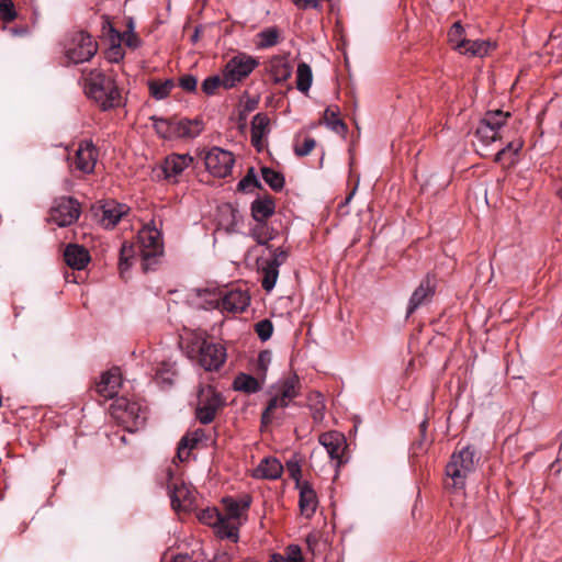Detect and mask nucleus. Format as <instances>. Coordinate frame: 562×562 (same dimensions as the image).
I'll use <instances>...</instances> for the list:
<instances>
[{"instance_id": "f257e3e1", "label": "nucleus", "mask_w": 562, "mask_h": 562, "mask_svg": "<svg viewBox=\"0 0 562 562\" xmlns=\"http://www.w3.org/2000/svg\"><path fill=\"white\" fill-rule=\"evenodd\" d=\"M479 461L475 451L467 446L457 450L450 457L446 465V475L451 480V486L456 490H463L465 480L475 470Z\"/></svg>"}, {"instance_id": "f03ea898", "label": "nucleus", "mask_w": 562, "mask_h": 562, "mask_svg": "<svg viewBox=\"0 0 562 562\" xmlns=\"http://www.w3.org/2000/svg\"><path fill=\"white\" fill-rule=\"evenodd\" d=\"M301 389L300 379L296 374H291L280 380L272 386L273 396L268 402L266 409L262 412V424H269L272 420L273 413L278 408H285L299 395Z\"/></svg>"}, {"instance_id": "7ed1b4c3", "label": "nucleus", "mask_w": 562, "mask_h": 562, "mask_svg": "<svg viewBox=\"0 0 562 562\" xmlns=\"http://www.w3.org/2000/svg\"><path fill=\"white\" fill-rule=\"evenodd\" d=\"M110 412L112 417L131 432L138 430L147 418L146 409L139 403L125 397L116 398Z\"/></svg>"}, {"instance_id": "20e7f679", "label": "nucleus", "mask_w": 562, "mask_h": 562, "mask_svg": "<svg viewBox=\"0 0 562 562\" xmlns=\"http://www.w3.org/2000/svg\"><path fill=\"white\" fill-rule=\"evenodd\" d=\"M136 247L142 258V268L144 271H148L162 255L160 233L155 227H143L138 232Z\"/></svg>"}, {"instance_id": "39448f33", "label": "nucleus", "mask_w": 562, "mask_h": 562, "mask_svg": "<svg viewBox=\"0 0 562 562\" xmlns=\"http://www.w3.org/2000/svg\"><path fill=\"white\" fill-rule=\"evenodd\" d=\"M509 117V112L502 110L487 111L479 122L475 136L484 146L501 139L503 137L502 128Z\"/></svg>"}, {"instance_id": "423d86ee", "label": "nucleus", "mask_w": 562, "mask_h": 562, "mask_svg": "<svg viewBox=\"0 0 562 562\" xmlns=\"http://www.w3.org/2000/svg\"><path fill=\"white\" fill-rule=\"evenodd\" d=\"M66 56L74 64L89 61L98 52V43L90 34L78 31L70 34L66 46Z\"/></svg>"}, {"instance_id": "0eeeda50", "label": "nucleus", "mask_w": 562, "mask_h": 562, "mask_svg": "<svg viewBox=\"0 0 562 562\" xmlns=\"http://www.w3.org/2000/svg\"><path fill=\"white\" fill-rule=\"evenodd\" d=\"M257 66V61L247 55L233 57L223 70V87L231 89L245 79Z\"/></svg>"}, {"instance_id": "6e6552de", "label": "nucleus", "mask_w": 562, "mask_h": 562, "mask_svg": "<svg viewBox=\"0 0 562 562\" xmlns=\"http://www.w3.org/2000/svg\"><path fill=\"white\" fill-rule=\"evenodd\" d=\"M80 212L81 207L76 199L61 196L55 200L48 220L59 227H65L74 224L79 218Z\"/></svg>"}, {"instance_id": "1a4fd4ad", "label": "nucleus", "mask_w": 562, "mask_h": 562, "mask_svg": "<svg viewBox=\"0 0 562 562\" xmlns=\"http://www.w3.org/2000/svg\"><path fill=\"white\" fill-rule=\"evenodd\" d=\"M212 303L215 307L222 308L229 313H241L250 303L248 293L240 289H216Z\"/></svg>"}, {"instance_id": "9d476101", "label": "nucleus", "mask_w": 562, "mask_h": 562, "mask_svg": "<svg viewBox=\"0 0 562 562\" xmlns=\"http://www.w3.org/2000/svg\"><path fill=\"white\" fill-rule=\"evenodd\" d=\"M224 400L213 387L207 386L199 393V402L195 416L201 424L212 423L217 412L223 407Z\"/></svg>"}, {"instance_id": "9b49d317", "label": "nucleus", "mask_w": 562, "mask_h": 562, "mask_svg": "<svg viewBox=\"0 0 562 562\" xmlns=\"http://www.w3.org/2000/svg\"><path fill=\"white\" fill-rule=\"evenodd\" d=\"M207 171L217 178H225L232 173L235 158L233 153L221 147H212L204 155Z\"/></svg>"}, {"instance_id": "f8f14e48", "label": "nucleus", "mask_w": 562, "mask_h": 562, "mask_svg": "<svg viewBox=\"0 0 562 562\" xmlns=\"http://www.w3.org/2000/svg\"><path fill=\"white\" fill-rule=\"evenodd\" d=\"M98 160V149L91 140H82L75 151V156L69 158V166L82 173H91Z\"/></svg>"}, {"instance_id": "ddd939ff", "label": "nucleus", "mask_w": 562, "mask_h": 562, "mask_svg": "<svg viewBox=\"0 0 562 562\" xmlns=\"http://www.w3.org/2000/svg\"><path fill=\"white\" fill-rule=\"evenodd\" d=\"M198 363L205 371H218L227 359L226 348L218 342H207L198 353Z\"/></svg>"}, {"instance_id": "4468645a", "label": "nucleus", "mask_w": 562, "mask_h": 562, "mask_svg": "<svg viewBox=\"0 0 562 562\" xmlns=\"http://www.w3.org/2000/svg\"><path fill=\"white\" fill-rule=\"evenodd\" d=\"M318 442L326 450L330 461L334 462L335 469H339L345 462L346 440L344 435L338 431L324 432L319 436Z\"/></svg>"}, {"instance_id": "2eb2a0df", "label": "nucleus", "mask_w": 562, "mask_h": 562, "mask_svg": "<svg viewBox=\"0 0 562 562\" xmlns=\"http://www.w3.org/2000/svg\"><path fill=\"white\" fill-rule=\"evenodd\" d=\"M193 157L189 154L168 155L162 165L164 178L169 182L177 183L183 171L193 164Z\"/></svg>"}, {"instance_id": "dca6fc26", "label": "nucleus", "mask_w": 562, "mask_h": 562, "mask_svg": "<svg viewBox=\"0 0 562 562\" xmlns=\"http://www.w3.org/2000/svg\"><path fill=\"white\" fill-rule=\"evenodd\" d=\"M286 258V251L277 248L272 252V258L262 263L260 268L262 273L261 285L267 292L274 288L279 276V267L285 262Z\"/></svg>"}, {"instance_id": "f3484780", "label": "nucleus", "mask_w": 562, "mask_h": 562, "mask_svg": "<svg viewBox=\"0 0 562 562\" xmlns=\"http://www.w3.org/2000/svg\"><path fill=\"white\" fill-rule=\"evenodd\" d=\"M437 286V279L434 274L428 273L413 292L408 306L407 315H412L419 306L426 304L434 296Z\"/></svg>"}, {"instance_id": "a211bd4d", "label": "nucleus", "mask_w": 562, "mask_h": 562, "mask_svg": "<svg viewBox=\"0 0 562 562\" xmlns=\"http://www.w3.org/2000/svg\"><path fill=\"white\" fill-rule=\"evenodd\" d=\"M171 505L176 510H191L195 502V492L184 482H175L170 486Z\"/></svg>"}, {"instance_id": "6ab92c4d", "label": "nucleus", "mask_w": 562, "mask_h": 562, "mask_svg": "<svg viewBox=\"0 0 562 562\" xmlns=\"http://www.w3.org/2000/svg\"><path fill=\"white\" fill-rule=\"evenodd\" d=\"M83 81L87 95L93 100H100L104 98V89L112 80L99 69H92L88 72L83 71Z\"/></svg>"}, {"instance_id": "aec40b11", "label": "nucleus", "mask_w": 562, "mask_h": 562, "mask_svg": "<svg viewBox=\"0 0 562 562\" xmlns=\"http://www.w3.org/2000/svg\"><path fill=\"white\" fill-rule=\"evenodd\" d=\"M269 133L270 119L265 113H257L251 121V144L258 151L266 148Z\"/></svg>"}, {"instance_id": "412c9836", "label": "nucleus", "mask_w": 562, "mask_h": 562, "mask_svg": "<svg viewBox=\"0 0 562 562\" xmlns=\"http://www.w3.org/2000/svg\"><path fill=\"white\" fill-rule=\"evenodd\" d=\"M121 383L120 370L113 368L101 375L100 381L95 385V390L103 398H112L117 394Z\"/></svg>"}, {"instance_id": "4be33fe9", "label": "nucleus", "mask_w": 562, "mask_h": 562, "mask_svg": "<svg viewBox=\"0 0 562 562\" xmlns=\"http://www.w3.org/2000/svg\"><path fill=\"white\" fill-rule=\"evenodd\" d=\"M212 513L215 517V521L210 522V525L215 527L217 536L222 539H229L236 542L238 540V530L241 521L227 518L217 510H213Z\"/></svg>"}, {"instance_id": "5701e85b", "label": "nucleus", "mask_w": 562, "mask_h": 562, "mask_svg": "<svg viewBox=\"0 0 562 562\" xmlns=\"http://www.w3.org/2000/svg\"><path fill=\"white\" fill-rule=\"evenodd\" d=\"M66 263L76 270H82L90 261L89 251L77 244H70L64 251Z\"/></svg>"}, {"instance_id": "b1692460", "label": "nucleus", "mask_w": 562, "mask_h": 562, "mask_svg": "<svg viewBox=\"0 0 562 562\" xmlns=\"http://www.w3.org/2000/svg\"><path fill=\"white\" fill-rule=\"evenodd\" d=\"M127 210L128 207L125 204L114 201L106 202L102 205L100 222L106 228L114 227L122 216L127 213Z\"/></svg>"}, {"instance_id": "393cba45", "label": "nucleus", "mask_w": 562, "mask_h": 562, "mask_svg": "<svg viewBox=\"0 0 562 562\" xmlns=\"http://www.w3.org/2000/svg\"><path fill=\"white\" fill-rule=\"evenodd\" d=\"M283 467L276 458H265L252 472L256 479L276 480L281 476Z\"/></svg>"}, {"instance_id": "a878e982", "label": "nucleus", "mask_w": 562, "mask_h": 562, "mask_svg": "<svg viewBox=\"0 0 562 562\" xmlns=\"http://www.w3.org/2000/svg\"><path fill=\"white\" fill-rule=\"evenodd\" d=\"M171 133H173V138H194L201 134L203 126L202 123L198 120H173V125L171 126Z\"/></svg>"}, {"instance_id": "bb28decb", "label": "nucleus", "mask_w": 562, "mask_h": 562, "mask_svg": "<svg viewBox=\"0 0 562 562\" xmlns=\"http://www.w3.org/2000/svg\"><path fill=\"white\" fill-rule=\"evenodd\" d=\"M224 513H222L225 517L240 521L243 515L248 510L250 506V497L244 496L239 499H235L233 497L223 498Z\"/></svg>"}, {"instance_id": "cd10ccee", "label": "nucleus", "mask_w": 562, "mask_h": 562, "mask_svg": "<svg viewBox=\"0 0 562 562\" xmlns=\"http://www.w3.org/2000/svg\"><path fill=\"white\" fill-rule=\"evenodd\" d=\"M274 210V200L268 195L258 198L251 203V215L256 222L266 223L273 215Z\"/></svg>"}, {"instance_id": "c85d7f7f", "label": "nucleus", "mask_w": 562, "mask_h": 562, "mask_svg": "<svg viewBox=\"0 0 562 562\" xmlns=\"http://www.w3.org/2000/svg\"><path fill=\"white\" fill-rule=\"evenodd\" d=\"M263 383L265 375L261 379H257L246 373H239L234 379L233 389L246 394H255L262 389Z\"/></svg>"}, {"instance_id": "c756f323", "label": "nucleus", "mask_w": 562, "mask_h": 562, "mask_svg": "<svg viewBox=\"0 0 562 562\" xmlns=\"http://www.w3.org/2000/svg\"><path fill=\"white\" fill-rule=\"evenodd\" d=\"M205 437L204 430L199 428L183 436L178 443L177 458L179 461H186L190 456V450Z\"/></svg>"}, {"instance_id": "7c9ffc66", "label": "nucleus", "mask_w": 562, "mask_h": 562, "mask_svg": "<svg viewBox=\"0 0 562 562\" xmlns=\"http://www.w3.org/2000/svg\"><path fill=\"white\" fill-rule=\"evenodd\" d=\"M300 510L301 514L310 518L314 515L317 508L316 493L307 483H303L300 486Z\"/></svg>"}, {"instance_id": "2f4dec72", "label": "nucleus", "mask_w": 562, "mask_h": 562, "mask_svg": "<svg viewBox=\"0 0 562 562\" xmlns=\"http://www.w3.org/2000/svg\"><path fill=\"white\" fill-rule=\"evenodd\" d=\"M181 340L189 355H196L209 342L201 330H184Z\"/></svg>"}, {"instance_id": "473e14b6", "label": "nucleus", "mask_w": 562, "mask_h": 562, "mask_svg": "<svg viewBox=\"0 0 562 562\" xmlns=\"http://www.w3.org/2000/svg\"><path fill=\"white\" fill-rule=\"evenodd\" d=\"M104 27L108 26L111 33L112 38H116L117 41H122L127 47L135 49L140 46V38L135 32H119L115 30L110 21V16L103 15Z\"/></svg>"}, {"instance_id": "72a5a7b5", "label": "nucleus", "mask_w": 562, "mask_h": 562, "mask_svg": "<svg viewBox=\"0 0 562 562\" xmlns=\"http://www.w3.org/2000/svg\"><path fill=\"white\" fill-rule=\"evenodd\" d=\"M269 70L276 82H283L291 77L292 68L282 57H273L270 60Z\"/></svg>"}, {"instance_id": "f704fd0d", "label": "nucleus", "mask_w": 562, "mask_h": 562, "mask_svg": "<svg viewBox=\"0 0 562 562\" xmlns=\"http://www.w3.org/2000/svg\"><path fill=\"white\" fill-rule=\"evenodd\" d=\"M493 48V45L490 41H472L467 40L463 48L459 52L460 54L473 56V57H484L488 54V52Z\"/></svg>"}, {"instance_id": "c9c22d12", "label": "nucleus", "mask_w": 562, "mask_h": 562, "mask_svg": "<svg viewBox=\"0 0 562 562\" xmlns=\"http://www.w3.org/2000/svg\"><path fill=\"white\" fill-rule=\"evenodd\" d=\"M280 37L281 34L278 27H266L256 35V46L260 49L276 46L279 43Z\"/></svg>"}, {"instance_id": "e433bc0d", "label": "nucleus", "mask_w": 562, "mask_h": 562, "mask_svg": "<svg viewBox=\"0 0 562 562\" xmlns=\"http://www.w3.org/2000/svg\"><path fill=\"white\" fill-rule=\"evenodd\" d=\"M269 562H305L302 550L297 544H290L283 553H274Z\"/></svg>"}, {"instance_id": "4c0bfd02", "label": "nucleus", "mask_w": 562, "mask_h": 562, "mask_svg": "<svg viewBox=\"0 0 562 562\" xmlns=\"http://www.w3.org/2000/svg\"><path fill=\"white\" fill-rule=\"evenodd\" d=\"M313 82V74L311 67L305 63H300L296 69V88L307 93Z\"/></svg>"}, {"instance_id": "58836bf2", "label": "nucleus", "mask_w": 562, "mask_h": 562, "mask_svg": "<svg viewBox=\"0 0 562 562\" xmlns=\"http://www.w3.org/2000/svg\"><path fill=\"white\" fill-rule=\"evenodd\" d=\"M307 405L312 412L314 422L319 423L324 418L325 403L319 392H312L307 396Z\"/></svg>"}, {"instance_id": "ea45409f", "label": "nucleus", "mask_w": 562, "mask_h": 562, "mask_svg": "<svg viewBox=\"0 0 562 562\" xmlns=\"http://www.w3.org/2000/svg\"><path fill=\"white\" fill-rule=\"evenodd\" d=\"M104 90V98H100V100L95 101L99 102L104 110L117 106L121 101V94L113 80L108 83Z\"/></svg>"}, {"instance_id": "a19ab883", "label": "nucleus", "mask_w": 562, "mask_h": 562, "mask_svg": "<svg viewBox=\"0 0 562 562\" xmlns=\"http://www.w3.org/2000/svg\"><path fill=\"white\" fill-rule=\"evenodd\" d=\"M464 29L460 22H456L452 24L448 32V41L453 46V48L458 52L463 48L465 42Z\"/></svg>"}, {"instance_id": "79ce46f5", "label": "nucleus", "mask_w": 562, "mask_h": 562, "mask_svg": "<svg viewBox=\"0 0 562 562\" xmlns=\"http://www.w3.org/2000/svg\"><path fill=\"white\" fill-rule=\"evenodd\" d=\"M338 109L327 108L324 112V123L336 133H344L346 131L345 123L338 116Z\"/></svg>"}, {"instance_id": "37998d69", "label": "nucleus", "mask_w": 562, "mask_h": 562, "mask_svg": "<svg viewBox=\"0 0 562 562\" xmlns=\"http://www.w3.org/2000/svg\"><path fill=\"white\" fill-rule=\"evenodd\" d=\"M262 178L265 182L274 191H279L284 186V177L282 173L271 169V168H262L261 169Z\"/></svg>"}, {"instance_id": "c03bdc74", "label": "nucleus", "mask_w": 562, "mask_h": 562, "mask_svg": "<svg viewBox=\"0 0 562 562\" xmlns=\"http://www.w3.org/2000/svg\"><path fill=\"white\" fill-rule=\"evenodd\" d=\"M172 87L173 82L171 80L149 82L150 94L157 100L166 98L170 93Z\"/></svg>"}, {"instance_id": "a18cd8bd", "label": "nucleus", "mask_w": 562, "mask_h": 562, "mask_svg": "<svg viewBox=\"0 0 562 562\" xmlns=\"http://www.w3.org/2000/svg\"><path fill=\"white\" fill-rule=\"evenodd\" d=\"M251 234L260 245H266L270 239H272V229L266 223L257 222Z\"/></svg>"}, {"instance_id": "49530a36", "label": "nucleus", "mask_w": 562, "mask_h": 562, "mask_svg": "<svg viewBox=\"0 0 562 562\" xmlns=\"http://www.w3.org/2000/svg\"><path fill=\"white\" fill-rule=\"evenodd\" d=\"M135 249L133 245L124 244L121 248L119 268L123 276L124 272L131 267L130 260L134 257Z\"/></svg>"}, {"instance_id": "de8ad7c7", "label": "nucleus", "mask_w": 562, "mask_h": 562, "mask_svg": "<svg viewBox=\"0 0 562 562\" xmlns=\"http://www.w3.org/2000/svg\"><path fill=\"white\" fill-rule=\"evenodd\" d=\"M172 125H173V120L154 119L155 130L164 138H173V133H171Z\"/></svg>"}, {"instance_id": "09e8293b", "label": "nucleus", "mask_w": 562, "mask_h": 562, "mask_svg": "<svg viewBox=\"0 0 562 562\" xmlns=\"http://www.w3.org/2000/svg\"><path fill=\"white\" fill-rule=\"evenodd\" d=\"M0 18L11 22L16 18L15 7L12 0H0Z\"/></svg>"}, {"instance_id": "8fccbe9b", "label": "nucleus", "mask_w": 562, "mask_h": 562, "mask_svg": "<svg viewBox=\"0 0 562 562\" xmlns=\"http://www.w3.org/2000/svg\"><path fill=\"white\" fill-rule=\"evenodd\" d=\"M255 331L262 341H266L272 336L273 325L269 319H262L255 325Z\"/></svg>"}, {"instance_id": "3c124183", "label": "nucleus", "mask_w": 562, "mask_h": 562, "mask_svg": "<svg viewBox=\"0 0 562 562\" xmlns=\"http://www.w3.org/2000/svg\"><path fill=\"white\" fill-rule=\"evenodd\" d=\"M223 86V76L220 77V76H212V77H209L206 78L203 82H202V91L207 94V95H212L216 92V90Z\"/></svg>"}, {"instance_id": "603ef678", "label": "nucleus", "mask_w": 562, "mask_h": 562, "mask_svg": "<svg viewBox=\"0 0 562 562\" xmlns=\"http://www.w3.org/2000/svg\"><path fill=\"white\" fill-rule=\"evenodd\" d=\"M315 146V139L312 137H306L302 143H295L294 153L300 157H304L307 156L314 149Z\"/></svg>"}, {"instance_id": "864d4df0", "label": "nucleus", "mask_w": 562, "mask_h": 562, "mask_svg": "<svg viewBox=\"0 0 562 562\" xmlns=\"http://www.w3.org/2000/svg\"><path fill=\"white\" fill-rule=\"evenodd\" d=\"M522 140L521 139H515L509 142L506 147L502 148L496 155H495V161L499 162L504 155L506 153L512 151L513 154H517L522 148Z\"/></svg>"}, {"instance_id": "5fc2aeb1", "label": "nucleus", "mask_w": 562, "mask_h": 562, "mask_svg": "<svg viewBox=\"0 0 562 562\" xmlns=\"http://www.w3.org/2000/svg\"><path fill=\"white\" fill-rule=\"evenodd\" d=\"M250 187H259L257 177L254 173V169H250L248 173L238 183L239 190H247Z\"/></svg>"}, {"instance_id": "6e6d98bb", "label": "nucleus", "mask_w": 562, "mask_h": 562, "mask_svg": "<svg viewBox=\"0 0 562 562\" xmlns=\"http://www.w3.org/2000/svg\"><path fill=\"white\" fill-rule=\"evenodd\" d=\"M179 85L183 90L192 92L196 89L198 80L192 75H186L180 78Z\"/></svg>"}, {"instance_id": "4d7b16f0", "label": "nucleus", "mask_w": 562, "mask_h": 562, "mask_svg": "<svg viewBox=\"0 0 562 562\" xmlns=\"http://www.w3.org/2000/svg\"><path fill=\"white\" fill-rule=\"evenodd\" d=\"M300 10L319 9L323 0H291Z\"/></svg>"}, {"instance_id": "13d9d810", "label": "nucleus", "mask_w": 562, "mask_h": 562, "mask_svg": "<svg viewBox=\"0 0 562 562\" xmlns=\"http://www.w3.org/2000/svg\"><path fill=\"white\" fill-rule=\"evenodd\" d=\"M271 360V353L268 350L261 351L258 356V367L265 373Z\"/></svg>"}, {"instance_id": "bf43d9fd", "label": "nucleus", "mask_w": 562, "mask_h": 562, "mask_svg": "<svg viewBox=\"0 0 562 562\" xmlns=\"http://www.w3.org/2000/svg\"><path fill=\"white\" fill-rule=\"evenodd\" d=\"M232 558L227 552H217L210 562H231Z\"/></svg>"}, {"instance_id": "052dcab7", "label": "nucleus", "mask_w": 562, "mask_h": 562, "mask_svg": "<svg viewBox=\"0 0 562 562\" xmlns=\"http://www.w3.org/2000/svg\"><path fill=\"white\" fill-rule=\"evenodd\" d=\"M288 470L290 471L291 473V476L299 481L300 479V474H301V470H300V467L296 464V463H289L288 464Z\"/></svg>"}, {"instance_id": "680f3d73", "label": "nucleus", "mask_w": 562, "mask_h": 562, "mask_svg": "<svg viewBox=\"0 0 562 562\" xmlns=\"http://www.w3.org/2000/svg\"><path fill=\"white\" fill-rule=\"evenodd\" d=\"M213 510H214V509H207V510H206V512L201 516V519H202L204 522L209 524V525H210V522L215 521V517H214V515H213V513H212Z\"/></svg>"}, {"instance_id": "e2e57ef3", "label": "nucleus", "mask_w": 562, "mask_h": 562, "mask_svg": "<svg viewBox=\"0 0 562 562\" xmlns=\"http://www.w3.org/2000/svg\"><path fill=\"white\" fill-rule=\"evenodd\" d=\"M126 27L127 30L125 32H134L135 30V23H134V19L128 16L126 19Z\"/></svg>"}, {"instance_id": "0e129e2a", "label": "nucleus", "mask_w": 562, "mask_h": 562, "mask_svg": "<svg viewBox=\"0 0 562 562\" xmlns=\"http://www.w3.org/2000/svg\"><path fill=\"white\" fill-rule=\"evenodd\" d=\"M156 380H157V381H162V382H168V383H171V382H172V380H171V378H170V376H165V375H164V372H157V373H156Z\"/></svg>"}, {"instance_id": "69168bd1", "label": "nucleus", "mask_w": 562, "mask_h": 562, "mask_svg": "<svg viewBox=\"0 0 562 562\" xmlns=\"http://www.w3.org/2000/svg\"><path fill=\"white\" fill-rule=\"evenodd\" d=\"M172 562H192V559L188 555H178Z\"/></svg>"}, {"instance_id": "338daca9", "label": "nucleus", "mask_w": 562, "mask_h": 562, "mask_svg": "<svg viewBox=\"0 0 562 562\" xmlns=\"http://www.w3.org/2000/svg\"><path fill=\"white\" fill-rule=\"evenodd\" d=\"M353 193H351L349 196H347V201H349L351 199Z\"/></svg>"}, {"instance_id": "774afa93", "label": "nucleus", "mask_w": 562, "mask_h": 562, "mask_svg": "<svg viewBox=\"0 0 562 562\" xmlns=\"http://www.w3.org/2000/svg\"><path fill=\"white\" fill-rule=\"evenodd\" d=\"M559 195L562 199V190L559 191Z\"/></svg>"}]
</instances>
